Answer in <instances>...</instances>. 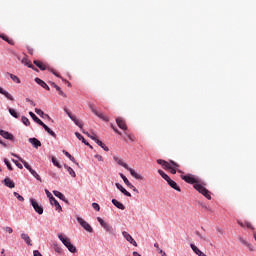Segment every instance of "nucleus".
Returning a JSON list of instances; mask_svg holds the SVG:
<instances>
[{
  "mask_svg": "<svg viewBox=\"0 0 256 256\" xmlns=\"http://www.w3.org/2000/svg\"><path fill=\"white\" fill-rule=\"evenodd\" d=\"M180 178L188 184H193L194 189H196L199 193L205 196L208 200L212 199L211 192L205 187L206 184H204L199 177L193 174H182L180 175Z\"/></svg>",
  "mask_w": 256,
  "mask_h": 256,
  "instance_id": "nucleus-1",
  "label": "nucleus"
},
{
  "mask_svg": "<svg viewBox=\"0 0 256 256\" xmlns=\"http://www.w3.org/2000/svg\"><path fill=\"white\" fill-rule=\"evenodd\" d=\"M113 159L117 162V164L127 169L134 178H136L137 180H144V177L136 173V171L133 170L132 168H130L129 165L126 164L122 158L114 156Z\"/></svg>",
  "mask_w": 256,
  "mask_h": 256,
  "instance_id": "nucleus-2",
  "label": "nucleus"
},
{
  "mask_svg": "<svg viewBox=\"0 0 256 256\" xmlns=\"http://www.w3.org/2000/svg\"><path fill=\"white\" fill-rule=\"evenodd\" d=\"M58 238L70 253H77V248L71 243L70 238L66 237L63 234H58Z\"/></svg>",
  "mask_w": 256,
  "mask_h": 256,
  "instance_id": "nucleus-3",
  "label": "nucleus"
},
{
  "mask_svg": "<svg viewBox=\"0 0 256 256\" xmlns=\"http://www.w3.org/2000/svg\"><path fill=\"white\" fill-rule=\"evenodd\" d=\"M157 163L160 164L163 167V169H165V170H170L172 167H174V168L180 167V165L177 164L175 161L167 162L165 160L158 159Z\"/></svg>",
  "mask_w": 256,
  "mask_h": 256,
  "instance_id": "nucleus-4",
  "label": "nucleus"
},
{
  "mask_svg": "<svg viewBox=\"0 0 256 256\" xmlns=\"http://www.w3.org/2000/svg\"><path fill=\"white\" fill-rule=\"evenodd\" d=\"M97 220L107 232H109L110 234H115L116 230L111 225L106 223L101 217H97Z\"/></svg>",
  "mask_w": 256,
  "mask_h": 256,
  "instance_id": "nucleus-5",
  "label": "nucleus"
},
{
  "mask_svg": "<svg viewBox=\"0 0 256 256\" xmlns=\"http://www.w3.org/2000/svg\"><path fill=\"white\" fill-rule=\"evenodd\" d=\"M76 219H77L78 223H79L87 232L92 233V232L94 231L93 228H92V226H91L88 222H86L83 218L77 217Z\"/></svg>",
  "mask_w": 256,
  "mask_h": 256,
  "instance_id": "nucleus-6",
  "label": "nucleus"
},
{
  "mask_svg": "<svg viewBox=\"0 0 256 256\" xmlns=\"http://www.w3.org/2000/svg\"><path fill=\"white\" fill-rule=\"evenodd\" d=\"M30 203H31L33 209L35 210V212H37L39 215L44 213V208L42 206H40L39 203L35 199L31 198Z\"/></svg>",
  "mask_w": 256,
  "mask_h": 256,
  "instance_id": "nucleus-7",
  "label": "nucleus"
},
{
  "mask_svg": "<svg viewBox=\"0 0 256 256\" xmlns=\"http://www.w3.org/2000/svg\"><path fill=\"white\" fill-rule=\"evenodd\" d=\"M89 108L91 109V111L97 116L99 117L100 119H102L103 121L105 122H109V117L108 116H105L103 113L101 112H98L94 106L92 104L89 105Z\"/></svg>",
  "mask_w": 256,
  "mask_h": 256,
  "instance_id": "nucleus-8",
  "label": "nucleus"
},
{
  "mask_svg": "<svg viewBox=\"0 0 256 256\" xmlns=\"http://www.w3.org/2000/svg\"><path fill=\"white\" fill-rule=\"evenodd\" d=\"M123 237L130 242L133 246H138V243L136 242V240L126 231L122 232Z\"/></svg>",
  "mask_w": 256,
  "mask_h": 256,
  "instance_id": "nucleus-9",
  "label": "nucleus"
},
{
  "mask_svg": "<svg viewBox=\"0 0 256 256\" xmlns=\"http://www.w3.org/2000/svg\"><path fill=\"white\" fill-rule=\"evenodd\" d=\"M116 123L120 129H122V130L128 129L126 121L123 118H121V117L116 118Z\"/></svg>",
  "mask_w": 256,
  "mask_h": 256,
  "instance_id": "nucleus-10",
  "label": "nucleus"
},
{
  "mask_svg": "<svg viewBox=\"0 0 256 256\" xmlns=\"http://www.w3.org/2000/svg\"><path fill=\"white\" fill-rule=\"evenodd\" d=\"M11 155L14 156V157H16V158L24 165V167H25L29 172H30L31 170H33L32 167H31L24 159H22L20 156L14 154V153H12Z\"/></svg>",
  "mask_w": 256,
  "mask_h": 256,
  "instance_id": "nucleus-11",
  "label": "nucleus"
},
{
  "mask_svg": "<svg viewBox=\"0 0 256 256\" xmlns=\"http://www.w3.org/2000/svg\"><path fill=\"white\" fill-rule=\"evenodd\" d=\"M0 135H1L4 139L10 140V141H13V140H14V136H13L12 134H10L9 132H7V131L0 130Z\"/></svg>",
  "mask_w": 256,
  "mask_h": 256,
  "instance_id": "nucleus-12",
  "label": "nucleus"
},
{
  "mask_svg": "<svg viewBox=\"0 0 256 256\" xmlns=\"http://www.w3.org/2000/svg\"><path fill=\"white\" fill-rule=\"evenodd\" d=\"M33 64L36 65L41 71H45L48 69L47 65L39 60L33 61Z\"/></svg>",
  "mask_w": 256,
  "mask_h": 256,
  "instance_id": "nucleus-13",
  "label": "nucleus"
},
{
  "mask_svg": "<svg viewBox=\"0 0 256 256\" xmlns=\"http://www.w3.org/2000/svg\"><path fill=\"white\" fill-rule=\"evenodd\" d=\"M170 187L174 190L181 192V187L177 184V182L173 181L171 178L167 181Z\"/></svg>",
  "mask_w": 256,
  "mask_h": 256,
  "instance_id": "nucleus-14",
  "label": "nucleus"
},
{
  "mask_svg": "<svg viewBox=\"0 0 256 256\" xmlns=\"http://www.w3.org/2000/svg\"><path fill=\"white\" fill-rule=\"evenodd\" d=\"M29 143H31V145L35 148H39L42 146V143L40 140L36 139V138H30L29 140Z\"/></svg>",
  "mask_w": 256,
  "mask_h": 256,
  "instance_id": "nucleus-15",
  "label": "nucleus"
},
{
  "mask_svg": "<svg viewBox=\"0 0 256 256\" xmlns=\"http://www.w3.org/2000/svg\"><path fill=\"white\" fill-rule=\"evenodd\" d=\"M115 186L117 187V189H119L125 196L127 197H131L132 194L130 192H128L121 184L119 183H115Z\"/></svg>",
  "mask_w": 256,
  "mask_h": 256,
  "instance_id": "nucleus-16",
  "label": "nucleus"
},
{
  "mask_svg": "<svg viewBox=\"0 0 256 256\" xmlns=\"http://www.w3.org/2000/svg\"><path fill=\"white\" fill-rule=\"evenodd\" d=\"M20 237H21L22 240L25 241V243H26L27 245H30V246L33 245V244H32V240H31L30 236H29L27 233H22V234L20 235Z\"/></svg>",
  "mask_w": 256,
  "mask_h": 256,
  "instance_id": "nucleus-17",
  "label": "nucleus"
},
{
  "mask_svg": "<svg viewBox=\"0 0 256 256\" xmlns=\"http://www.w3.org/2000/svg\"><path fill=\"white\" fill-rule=\"evenodd\" d=\"M35 82H36L37 84H39L42 88H44V89L50 91V87H49V86L47 85V83L44 82L42 79H40V78H35Z\"/></svg>",
  "mask_w": 256,
  "mask_h": 256,
  "instance_id": "nucleus-18",
  "label": "nucleus"
},
{
  "mask_svg": "<svg viewBox=\"0 0 256 256\" xmlns=\"http://www.w3.org/2000/svg\"><path fill=\"white\" fill-rule=\"evenodd\" d=\"M50 203H51V205L55 206V208L58 212L62 211V206L60 205V203L58 202V200L55 197H53V200H50Z\"/></svg>",
  "mask_w": 256,
  "mask_h": 256,
  "instance_id": "nucleus-19",
  "label": "nucleus"
},
{
  "mask_svg": "<svg viewBox=\"0 0 256 256\" xmlns=\"http://www.w3.org/2000/svg\"><path fill=\"white\" fill-rule=\"evenodd\" d=\"M40 126L44 128V130L50 134L52 137L57 138V135L54 131H52L45 123H42Z\"/></svg>",
  "mask_w": 256,
  "mask_h": 256,
  "instance_id": "nucleus-20",
  "label": "nucleus"
},
{
  "mask_svg": "<svg viewBox=\"0 0 256 256\" xmlns=\"http://www.w3.org/2000/svg\"><path fill=\"white\" fill-rule=\"evenodd\" d=\"M112 203L114 204L115 207H117L120 210L126 209L125 205L116 199H112Z\"/></svg>",
  "mask_w": 256,
  "mask_h": 256,
  "instance_id": "nucleus-21",
  "label": "nucleus"
},
{
  "mask_svg": "<svg viewBox=\"0 0 256 256\" xmlns=\"http://www.w3.org/2000/svg\"><path fill=\"white\" fill-rule=\"evenodd\" d=\"M53 194H54L56 197H58L59 199H61L62 201H64L65 203H69V201L66 199L65 195L62 194L61 192L54 190V191H53Z\"/></svg>",
  "mask_w": 256,
  "mask_h": 256,
  "instance_id": "nucleus-22",
  "label": "nucleus"
},
{
  "mask_svg": "<svg viewBox=\"0 0 256 256\" xmlns=\"http://www.w3.org/2000/svg\"><path fill=\"white\" fill-rule=\"evenodd\" d=\"M21 63L24 64L25 66H27L28 68H31L33 69L34 71H38V69L35 68V66L30 62L28 61L27 59L23 58L21 60Z\"/></svg>",
  "mask_w": 256,
  "mask_h": 256,
  "instance_id": "nucleus-23",
  "label": "nucleus"
},
{
  "mask_svg": "<svg viewBox=\"0 0 256 256\" xmlns=\"http://www.w3.org/2000/svg\"><path fill=\"white\" fill-rule=\"evenodd\" d=\"M3 182H4V185H6V186L9 187V188H14V187H15L14 181L11 180L10 178H5V179L3 180Z\"/></svg>",
  "mask_w": 256,
  "mask_h": 256,
  "instance_id": "nucleus-24",
  "label": "nucleus"
},
{
  "mask_svg": "<svg viewBox=\"0 0 256 256\" xmlns=\"http://www.w3.org/2000/svg\"><path fill=\"white\" fill-rule=\"evenodd\" d=\"M29 115L34 122H36L40 126L43 125L44 122L42 120H40L33 112H29Z\"/></svg>",
  "mask_w": 256,
  "mask_h": 256,
  "instance_id": "nucleus-25",
  "label": "nucleus"
},
{
  "mask_svg": "<svg viewBox=\"0 0 256 256\" xmlns=\"http://www.w3.org/2000/svg\"><path fill=\"white\" fill-rule=\"evenodd\" d=\"M0 93L4 95L8 100L14 101V97L11 94H9V92L2 89L1 87H0Z\"/></svg>",
  "mask_w": 256,
  "mask_h": 256,
  "instance_id": "nucleus-26",
  "label": "nucleus"
},
{
  "mask_svg": "<svg viewBox=\"0 0 256 256\" xmlns=\"http://www.w3.org/2000/svg\"><path fill=\"white\" fill-rule=\"evenodd\" d=\"M63 154L68 157L72 162H74L77 166H79V163L76 161L75 157H73L68 151L63 150Z\"/></svg>",
  "mask_w": 256,
  "mask_h": 256,
  "instance_id": "nucleus-27",
  "label": "nucleus"
},
{
  "mask_svg": "<svg viewBox=\"0 0 256 256\" xmlns=\"http://www.w3.org/2000/svg\"><path fill=\"white\" fill-rule=\"evenodd\" d=\"M75 136H76L79 140H81L85 145H87V146H89L91 149H93V147H92L89 143H87L86 139H85L80 133L75 132Z\"/></svg>",
  "mask_w": 256,
  "mask_h": 256,
  "instance_id": "nucleus-28",
  "label": "nucleus"
},
{
  "mask_svg": "<svg viewBox=\"0 0 256 256\" xmlns=\"http://www.w3.org/2000/svg\"><path fill=\"white\" fill-rule=\"evenodd\" d=\"M64 168H66L69 175L72 176L73 178H75L77 176L76 172L74 171V169L72 167H69L68 165H64Z\"/></svg>",
  "mask_w": 256,
  "mask_h": 256,
  "instance_id": "nucleus-29",
  "label": "nucleus"
},
{
  "mask_svg": "<svg viewBox=\"0 0 256 256\" xmlns=\"http://www.w3.org/2000/svg\"><path fill=\"white\" fill-rule=\"evenodd\" d=\"M158 173H159V175L163 178V179H165L167 182L171 179L170 178V176L168 175V174H166L164 171H162V170H158Z\"/></svg>",
  "mask_w": 256,
  "mask_h": 256,
  "instance_id": "nucleus-30",
  "label": "nucleus"
},
{
  "mask_svg": "<svg viewBox=\"0 0 256 256\" xmlns=\"http://www.w3.org/2000/svg\"><path fill=\"white\" fill-rule=\"evenodd\" d=\"M96 144L99 145L103 150L109 151V147H107L101 140H96Z\"/></svg>",
  "mask_w": 256,
  "mask_h": 256,
  "instance_id": "nucleus-31",
  "label": "nucleus"
},
{
  "mask_svg": "<svg viewBox=\"0 0 256 256\" xmlns=\"http://www.w3.org/2000/svg\"><path fill=\"white\" fill-rule=\"evenodd\" d=\"M30 173H31V175H32L34 178H36L38 181L42 182V178L40 177V175H39L34 169H32V170L30 171Z\"/></svg>",
  "mask_w": 256,
  "mask_h": 256,
  "instance_id": "nucleus-32",
  "label": "nucleus"
},
{
  "mask_svg": "<svg viewBox=\"0 0 256 256\" xmlns=\"http://www.w3.org/2000/svg\"><path fill=\"white\" fill-rule=\"evenodd\" d=\"M8 112L10 113L11 116H13L14 118H19L20 115L16 112V110L9 108Z\"/></svg>",
  "mask_w": 256,
  "mask_h": 256,
  "instance_id": "nucleus-33",
  "label": "nucleus"
},
{
  "mask_svg": "<svg viewBox=\"0 0 256 256\" xmlns=\"http://www.w3.org/2000/svg\"><path fill=\"white\" fill-rule=\"evenodd\" d=\"M120 177L122 178V180L124 181V183L126 184V186H130L132 183L129 181V179L124 175V174H120Z\"/></svg>",
  "mask_w": 256,
  "mask_h": 256,
  "instance_id": "nucleus-34",
  "label": "nucleus"
},
{
  "mask_svg": "<svg viewBox=\"0 0 256 256\" xmlns=\"http://www.w3.org/2000/svg\"><path fill=\"white\" fill-rule=\"evenodd\" d=\"M10 78L12 81H14L15 83L17 84H20L21 83V80L19 79V77L13 75V74H9Z\"/></svg>",
  "mask_w": 256,
  "mask_h": 256,
  "instance_id": "nucleus-35",
  "label": "nucleus"
},
{
  "mask_svg": "<svg viewBox=\"0 0 256 256\" xmlns=\"http://www.w3.org/2000/svg\"><path fill=\"white\" fill-rule=\"evenodd\" d=\"M21 121H22V123L24 124V125H26V126H29L31 123H30V120L27 118V117H25V116H22L21 117Z\"/></svg>",
  "mask_w": 256,
  "mask_h": 256,
  "instance_id": "nucleus-36",
  "label": "nucleus"
},
{
  "mask_svg": "<svg viewBox=\"0 0 256 256\" xmlns=\"http://www.w3.org/2000/svg\"><path fill=\"white\" fill-rule=\"evenodd\" d=\"M72 121L80 128H83V123L79 121L76 117Z\"/></svg>",
  "mask_w": 256,
  "mask_h": 256,
  "instance_id": "nucleus-37",
  "label": "nucleus"
},
{
  "mask_svg": "<svg viewBox=\"0 0 256 256\" xmlns=\"http://www.w3.org/2000/svg\"><path fill=\"white\" fill-rule=\"evenodd\" d=\"M13 195L21 202L25 200L24 197L17 192H13Z\"/></svg>",
  "mask_w": 256,
  "mask_h": 256,
  "instance_id": "nucleus-38",
  "label": "nucleus"
},
{
  "mask_svg": "<svg viewBox=\"0 0 256 256\" xmlns=\"http://www.w3.org/2000/svg\"><path fill=\"white\" fill-rule=\"evenodd\" d=\"M52 163L57 168H62V166L60 165V163L57 161V159L55 157H52Z\"/></svg>",
  "mask_w": 256,
  "mask_h": 256,
  "instance_id": "nucleus-39",
  "label": "nucleus"
},
{
  "mask_svg": "<svg viewBox=\"0 0 256 256\" xmlns=\"http://www.w3.org/2000/svg\"><path fill=\"white\" fill-rule=\"evenodd\" d=\"M45 194L49 198V201L54 200V196L52 195V193L48 189H45Z\"/></svg>",
  "mask_w": 256,
  "mask_h": 256,
  "instance_id": "nucleus-40",
  "label": "nucleus"
},
{
  "mask_svg": "<svg viewBox=\"0 0 256 256\" xmlns=\"http://www.w3.org/2000/svg\"><path fill=\"white\" fill-rule=\"evenodd\" d=\"M4 163H5V165L7 166L8 170H10V171L13 170V167H12V165H11V163H10L9 160L4 159Z\"/></svg>",
  "mask_w": 256,
  "mask_h": 256,
  "instance_id": "nucleus-41",
  "label": "nucleus"
},
{
  "mask_svg": "<svg viewBox=\"0 0 256 256\" xmlns=\"http://www.w3.org/2000/svg\"><path fill=\"white\" fill-rule=\"evenodd\" d=\"M56 91L58 92V94L64 98H67V95L62 91V89L60 87H57Z\"/></svg>",
  "mask_w": 256,
  "mask_h": 256,
  "instance_id": "nucleus-42",
  "label": "nucleus"
},
{
  "mask_svg": "<svg viewBox=\"0 0 256 256\" xmlns=\"http://www.w3.org/2000/svg\"><path fill=\"white\" fill-rule=\"evenodd\" d=\"M0 38H2L4 41H6L8 44L13 45V40H9L8 37L0 35Z\"/></svg>",
  "mask_w": 256,
  "mask_h": 256,
  "instance_id": "nucleus-43",
  "label": "nucleus"
},
{
  "mask_svg": "<svg viewBox=\"0 0 256 256\" xmlns=\"http://www.w3.org/2000/svg\"><path fill=\"white\" fill-rule=\"evenodd\" d=\"M35 113L37 115H39L40 117H44V115H45V113L42 110L38 109V108L35 109Z\"/></svg>",
  "mask_w": 256,
  "mask_h": 256,
  "instance_id": "nucleus-44",
  "label": "nucleus"
},
{
  "mask_svg": "<svg viewBox=\"0 0 256 256\" xmlns=\"http://www.w3.org/2000/svg\"><path fill=\"white\" fill-rule=\"evenodd\" d=\"M12 162L19 168V169H23V165L21 163H19L17 160L12 159Z\"/></svg>",
  "mask_w": 256,
  "mask_h": 256,
  "instance_id": "nucleus-45",
  "label": "nucleus"
},
{
  "mask_svg": "<svg viewBox=\"0 0 256 256\" xmlns=\"http://www.w3.org/2000/svg\"><path fill=\"white\" fill-rule=\"evenodd\" d=\"M64 111L66 112V114L68 115V117L73 120L76 116H73L72 113L68 110V109H64Z\"/></svg>",
  "mask_w": 256,
  "mask_h": 256,
  "instance_id": "nucleus-46",
  "label": "nucleus"
},
{
  "mask_svg": "<svg viewBox=\"0 0 256 256\" xmlns=\"http://www.w3.org/2000/svg\"><path fill=\"white\" fill-rule=\"evenodd\" d=\"M126 136H127V138H128L130 141H132V142H134V141L136 140V137H135L134 135H131V134L126 133Z\"/></svg>",
  "mask_w": 256,
  "mask_h": 256,
  "instance_id": "nucleus-47",
  "label": "nucleus"
},
{
  "mask_svg": "<svg viewBox=\"0 0 256 256\" xmlns=\"http://www.w3.org/2000/svg\"><path fill=\"white\" fill-rule=\"evenodd\" d=\"M92 207L93 209H95L96 211H100V205L98 203H92Z\"/></svg>",
  "mask_w": 256,
  "mask_h": 256,
  "instance_id": "nucleus-48",
  "label": "nucleus"
},
{
  "mask_svg": "<svg viewBox=\"0 0 256 256\" xmlns=\"http://www.w3.org/2000/svg\"><path fill=\"white\" fill-rule=\"evenodd\" d=\"M54 251H55L56 253H62V248L59 247L58 245H54Z\"/></svg>",
  "mask_w": 256,
  "mask_h": 256,
  "instance_id": "nucleus-49",
  "label": "nucleus"
},
{
  "mask_svg": "<svg viewBox=\"0 0 256 256\" xmlns=\"http://www.w3.org/2000/svg\"><path fill=\"white\" fill-rule=\"evenodd\" d=\"M128 187L132 189L134 192L139 193V190L132 183Z\"/></svg>",
  "mask_w": 256,
  "mask_h": 256,
  "instance_id": "nucleus-50",
  "label": "nucleus"
},
{
  "mask_svg": "<svg viewBox=\"0 0 256 256\" xmlns=\"http://www.w3.org/2000/svg\"><path fill=\"white\" fill-rule=\"evenodd\" d=\"M89 137H90L93 141H95V143H97V140H99L96 134L90 135Z\"/></svg>",
  "mask_w": 256,
  "mask_h": 256,
  "instance_id": "nucleus-51",
  "label": "nucleus"
},
{
  "mask_svg": "<svg viewBox=\"0 0 256 256\" xmlns=\"http://www.w3.org/2000/svg\"><path fill=\"white\" fill-rule=\"evenodd\" d=\"M178 168H175L174 166H172L169 170L171 172V174H176L177 173V170Z\"/></svg>",
  "mask_w": 256,
  "mask_h": 256,
  "instance_id": "nucleus-52",
  "label": "nucleus"
},
{
  "mask_svg": "<svg viewBox=\"0 0 256 256\" xmlns=\"http://www.w3.org/2000/svg\"><path fill=\"white\" fill-rule=\"evenodd\" d=\"M33 256H43V255L38 250H34Z\"/></svg>",
  "mask_w": 256,
  "mask_h": 256,
  "instance_id": "nucleus-53",
  "label": "nucleus"
},
{
  "mask_svg": "<svg viewBox=\"0 0 256 256\" xmlns=\"http://www.w3.org/2000/svg\"><path fill=\"white\" fill-rule=\"evenodd\" d=\"M98 161H104L103 156L101 155H95L94 156Z\"/></svg>",
  "mask_w": 256,
  "mask_h": 256,
  "instance_id": "nucleus-54",
  "label": "nucleus"
},
{
  "mask_svg": "<svg viewBox=\"0 0 256 256\" xmlns=\"http://www.w3.org/2000/svg\"><path fill=\"white\" fill-rule=\"evenodd\" d=\"M5 231H7L9 234L13 233V229L11 227H5Z\"/></svg>",
  "mask_w": 256,
  "mask_h": 256,
  "instance_id": "nucleus-55",
  "label": "nucleus"
},
{
  "mask_svg": "<svg viewBox=\"0 0 256 256\" xmlns=\"http://www.w3.org/2000/svg\"><path fill=\"white\" fill-rule=\"evenodd\" d=\"M50 86L55 88L56 90H57V88H59V86L54 82H50Z\"/></svg>",
  "mask_w": 256,
  "mask_h": 256,
  "instance_id": "nucleus-56",
  "label": "nucleus"
},
{
  "mask_svg": "<svg viewBox=\"0 0 256 256\" xmlns=\"http://www.w3.org/2000/svg\"><path fill=\"white\" fill-rule=\"evenodd\" d=\"M112 129L118 134V135H122V133L117 129L115 128L113 125H111Z\"/></svg>",
  "mask_w": 256,
  "mask_h": 256,
  "instance_id": "nucleus-57",
  "label": "nucleus"
},
{
  "mask_svg": "<svg viewBox=\"0 0 256 256\" xmlns=\"http://www.w3.org/2000/svg\"><path fill=\"white\" fill-rule=\"evenodd\" d=\"M28 54L33 55L34 54V50L30 47L27 48Z\"/></svg>",
  "mask_w": 256,
  "mask_h": 256,
  "instance_id": "nucleus-58",
  "label": "nucleus"
},
{
  "mask_svg": "<svg viewBox=\"0 0 256 256\" xmlns=\"http://www.w3.org/2000/svg\"><path fill=\"white\" fill-rule=\"evenodd\" d=\"M245 225H246L247 228L253 229V225H251V223L245 222Z\"/></svg>",
  "mask_w": 256,
  "mask_h": 256,
  "instance_id": "nucleus-59",
  "label": "nucleus"
},
{
  "mask_svg": "<svg viewBox=\"0 0 256 256\" xmlns=\"http://www.w3.org/2000/svg\"><path fill=\"white\" fill-rule=\"evenodd\" d=\"M239 240H240V242H241L242 244H245V245L248 244V242H247L244 238H240Z\"/></svg>",
  "mask_w": 256,
  "mask_h": 256,
  "instance_id": "nucleus-60",
  "label": "nucleus"
},
{
  "mask_svg": "<svg viewBox=\"0 0 256 256\" xmlns=\"http://www.w3.org/2000/svg\"><path fill=\"white\" fill-rule=\"evenodd\" d=\"M50 72H51V73H53L56 77H59V78H60V75H59V74H57L55 70L50 69Z\"/></svg>",
  "mask_w": 256,
  "mask_h": 256,
  "instance_id": "nucleus-61",
  "label": "nucleus"
},
{
  "mask_svg": "<svg viewBox=\"0 0 256 256\" xmlns=\"http://www.w3.org/2000/svg\"><path fill=\"white\" fill-rule=\"evenodd\" d=\"M159 253H160V255H162V256H168V255L166 254V252L163 251V250H160Z\"/></svg>",
  "mask_w": 256,
  "mask_h": 256,
  "instance_id": "nucleus-62",
  "label": "nucleus"
},
{
  "mask_svg": "<svg viewBox=\"0 0 256 256\" xmlns=\"http://www.w3.org/2000/svg\"><path fill=\"white\" fill-rule=\"evenodd\" d=\"M247 246H248V248H249V251H254L253 245H251V244L248 243Z\"/></svg>",
  "mask_w": 256,
  "mask_h": 256,
  "instance_id": "nucleus-63",
  "label": "nucleus"
},
{
  "mask_svg": "<svg viewBox=\"0 0 256 256\" xmlns=\"http://www.w3.org/2000/svg\"><path fill=\"white\" fill-rule=\"evenodd\" d=\"M133 256H142V255L139 254L138 252H133Z\"/></svg>",
  "mask_w": 256,
  "mask_h": 256,
  "instance_id": "nucleus-64",
  "label": "nucleus"
}]
</instances>
